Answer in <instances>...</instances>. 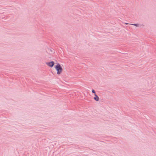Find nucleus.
Segmentation results:
<instances>
[{
    "instance_id": "obj_1",
    "label": "nucleus",
    "mask_w": 156,
    "mask_h": 156,
    "mask_svg": "<svg viewBox=\"0 0 156 156\" xmlns=\"http://www.w3.org/2000/svg\"><path fill=\"white\" fill-rule=\"evenodd\" d=\"M55 68L57 72V74L58 75L60 74L62 72L63 69L59 63H58L55 66Z\"/></svg>"
},
{
    "instance_id": "obj_2",
    "label": "nucleus",
    "mask_w": 156,
    "mask_h": 156,
    "mask_svg": "<svg viewBox=\"0 0 156 156\" xmlns=\"http://www.w3.org/2000/svg\"><path fill=\"white\" fill-rule=\"evenodd\" d=\"M47 65L49 66L52 67L55 64V62L53 61H51L47 63Z\"/></svg>"
},
{
    "instance_id": "obj_3",
    "label": "nucleus",
    "mask_w": 156,
    "mask_h": 156,
    "mask_svg": "<svg viewBox=\"0 0 156 156\" xmlns=\"http://www.w3.org/2000/svg\"><path fill=\"white\" fill-rule=\"evenodd\" d=\"M131 24L132 25H134L135 26H136V27L138 26L139 25L138 24Z\"/></svg>"
},
{
    "instance_id": "obj_4",
    "label": "nucleus",
    "mask_w": 156,
    "mask_h": 156,
    "mask_svg": "<svg viewBox=\"0 0 156 156\" xmlns=\"http://www.w3.org/2000/svg\"><path fill=\"white\" fill-rule=\"evenodd\" d=\"M94 99L96 101H99V98H94Z\"/></svg>"
},
{
    "instance_id": "obj_5",
    "label": "nucleus",
    "mask_w": 156,
    "mask_h": 156,
    "mask_svg": "<svg viewBox=\"0 0 156 156\" xmlns=\"http://www.w3.org/2000/svg\"><path fill=\"white\" fill-rule=\"evenodd\" d=\"M92 92L94 94H95V91L94 90H92Z\"/></svg>"
},
{
    "instance_id": "obj_6",
    "label": "nucleus",
    "mask_w": 156,
    "mask_h": 156,
    "mask_svg": "<svg viewBox=\"0 0 156 156\" xmlns=\"http://www.w3.org/2000/svg\"><path fill=\"white\" fill-rule=\"evenodd\" d=\"M95 96H96V98H98V97L95 94Z\"/></svg>"
},
{
    "instance_id": "obj_7",
    "label": "nucleus",
    "mask_w": 156,
    "mask_h": 156,
    "mask_svg": "<svg viewBox=\"0 0 156 156\" xmlns=\"http://www.w3.org/2000/svg\"><path fill=\"white\" fill-rule=\"evenodd\" d=\"M125 24H126V25H127V24H129L128 23H126Z\"/></svg>"
}]
</instances>
